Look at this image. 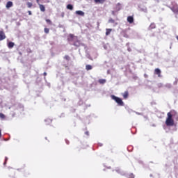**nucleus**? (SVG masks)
I'll use <instances>...</instances> for the list:
<instances>
[{"instance_id": "f257e3e1", "label": "nucleus", "mask_w": 178, "mask_h": 178, "mask_svg": "<svg viewBox=\"0 0 178 178\" xmlns=\"http://www.w3.org/2000/svg\"><path fill=\"white\" fill-rule=\"evenodd\" d=\"M177 116V112L175 110H171L170 112L167 113V118L165 120V124L168 127H170L172 126H175V120H173V118H176Z\"/></svg>"}, {"instance_id": "f03ea898", "label": "nucleus", "mask_w": 178, "mask_h": 178, "mask_svg": "<svg viewBox=\"0 0 178 178\" xmlns=\"http://www.w3.org/2000/svg\"><path fill=\"white\" fill-rule=\"evenodd\" d=\"M111 99H113L119 106H124V103L123 102V100H122L120 97L115 96L114 95H112L111 96Z\"/></svg>"}, {"instance_id": "7ed1b4c3", "label": "nucleus", "mask_w": 178, "mask_h": 178, "mask_svg": "<svg viewBox=\"0 0 178 178\" xmlns=\"http://www.w3.org/2000/svg\"><path fill=\"white\" fill-rule=\"evenodd\" d=\"M121 9L122 4H120V3H117L115 7L114 8L115 11H112V15H115V12H119V10H121Z\"/></svg>"}, {"instance_id": "20e7f679", "label": "nucleus", "mask_w": 178, "mask_h": 178, "mask_svg": "<svg viewBox=\"0 0 178 178\" xmlns=\"http://www.w3.org/2000/svg\"><path fill=\"white\" fill-rule=\"evenodd\" d=\"M170 9L174 13H177L178 15V6H177V4L175 3L172 7H170Z\"/></svg>"}, {"instance_id": "39448f33", "label": "nucleus", "mask_w": 178, "mask_h": 178, "mask_svg": "<svg viewBox=\"0 0 178 178\" xmlns=\"http://www.w3.org/2000/svg\"><path fill=\"white\" fill-rule=\"evenodd\" d=\"M6 38V35H5V32L3 31H0V41H3Z\"/></svg>"}, {"instance_id": "423d86ee", "label": "nucleus", "mask_w": 178, "mask_h": 178, "mask_svg": "<svg viewBox=\"0 0 178 178\" xmlns=\"http://www.w3.org/2000/svg\"><path fill=\"white\" fill-rule=\"evenodd\" d=\"M161 73H162V72L159 68H156L154 70V74H157L158 77H162V76L161 75Z\"/></svg>"}, {"instance_id": "0eeeda50", "label": "nucleus", "mask_w": 178, "mask_h": 178, "mask_svg": "<svg viewBox=\"0 0 178 178\" xmlns=\"http://www.w3.org/2000/svg\"><path fill=\"white\" fill-rule=\"evenodd\" d=\"M127 20L130 24L134 23V17H133V16H128Z\"/></svg>"}, {"instance_id": "6e6552de", "label": "nucleus", "mask_w": 178, "mask_h": 178, "mask_svg": "<svg viewBox=\"0 0 178 178\" xmlns=\"http://www.w3.org/2000/svg\"><path fill=\"white\" fill-rule=\"evenodd\" d=\"M12 6H13V2H12V1L7 2V3L6 5V8L7 9H9V8H12Z\"/></svg>"}, {"instance_id": "1a4fd4ad", "label": "nucleus", "mask_w": 178, "mask_h": 178, "mask_svg": "<svg viewBox=\"0 0 178 178\" xmlns=\"http://www.w3.org/2000/svg\"><path fill=\"white\" fill-rule=\"evenodd\" d=\"M122 97H123L124 99H127L129 98V91H125L122 94Z\"/></svg>"}, {"instance_id": "9d476101", "label": "nucleus", "mask_w": 178, "mask_h": 178, "mask_svg": "<svg viewBox=\"0 0 178 178\" xmlns=\"http://www.w3.org/2000/svg\"><path fill=\"white\" fill-rule=\"evenodd\" d=\"M39 8L41 12H45V6L42 4H39Z\"/></svg>"}, {"instance_id": "9b49d317", "label": "nucleus", "mask_w": 178, "mask_h": 178, "mask_svg": "<svg viewBox=\"0 0 178 178\" xmlns=\"http://www.w3.org/2000/svg\"><path fill=\"white\" fill-rule=\"evenodd\" d=\"M15 47V43L13 42H9L8 44V48H13Z\"/></svg>"}, {"instance_id": "f8f14e48", "label": "nucleus", "mask_w": 178, "mask_h": 178, "mask_svg": "<svg viewBox=\"0 0 178 178\" xmlns=\"http://www.w3.org/2000/svg\"><path fill=\"white\" fill-rule=\"evenodd\" d=\"M112 33V29H106V35H109Z\"/></svg>"}, {"instance_id": "ddd939ff", "label": "nucleus", "mask_w": 178, "mask_h": 178, "mask_svg": "<svg viewBox=\"0 0 178 178\" xmlns=\"http://www.w3.org/2000/svg\"><path fill=\"white\" fill-rule=\"evenodd\" d=\"M76 15H79L80 16H84V12L81 10L76 11Z\"/></svg>"}, {"instance_id": "4468645a", "label": "nucleus", "mask_w": 178, "mask_h": 178, "mask_svg": "<svg viewBox=\"0 0 178 178\" xmlns=\"http://www.w3.org/2000/svg\"><path fill=\"white\" fill-rule=\"evenodd\" d=\"M86 70H92V66L91 65H86Z\"/></svg>"}, {"instance_id": "2eb2a0df", "label": "nucleus", "mask_w": 178, "mask_h": 178, "mask_svg": "<svg viewBox=\"0 0 178 178\" xmlns=\"http://www.w3.org/2000/svg\"><path fill=\"white\" fill-rule=\"evenodd\" d=\"M98 83H99L100 84H105V83H106V79H99Z\"/></svg>"}, {"instance_id": "dca6fc26", "label": "nucleus", "mask_w": 178, "mask_h": 178, "mask_svg": "<svg viewBox=\"0 0 178 178\" xmlns=\"http://www.w3.org/2000/svg\"><path fill=\"white\" fill-rule=\"evenodd\" d=\"M81 44V43H80V41H79V40L74 42V45L75 47H80Z\"/></svg>"}, {"instance_id": "f3484780", "label": "nucleus", "mask_w": 178, "mask_h": 178, "mask_svg": "<svg viewBox=\"0 0 178 178\" xmlns=\"http://www.w3.org/2000/svg\"><path fill=\"white\" fill-rule=\"evenodd\" d=\"M95 3H104L105 0H95Z\"/></svg>"}, {"instance_id": "a211bd4d", "label": "nucleus", "mask_w": 178, "mask_h": 178, "mask_svg": "<svg viewBox=\"0 0 178 178\" xmlns=\"http://www.w3.org/2000/svg\"><path fill=\"white\" fill-rule=\"evenodd\" d=\"M67 9H69L70 10H73V6L72 4H68L67 6Z\"/></svg>"}, {"instance_id": "6ab92c4d", "label": "nucleus", "mask_w": 178, "mask_h": 178, "mask_svg": "<svg viewBox=\"0 0 178 178\" xmlns=\"http://www.w3.org/2000/svg\"><path fill=\"white\" fill-rule=\"evenodd\" d=\"M155 27H156V26L155 25V23H152L149 26V29H155Z\"/></svg>"}, {"instance_id": "aec40b11", "label": "nucleus", "mask_w": 178, "mask_h": 178, "mask_svg": "<svg viewBox=\"0 0 178 178\" xmlns=\"http://www.w3.org/2000/svg\"><path fill=\"white\" fill-rule=\"evenodd\" d=\"M134 177H135V176H134V174H133V173H131L127 175V178H134Z\"/></svg>"}, {"instance_id": "412c9836", "label": "nucleus", "mask_w": 178, "mask_h": 178, "mask_svg": "<svg viewBox=\"0 0 178 178\" xmlns=\"http://www.w3.org/2000/svg\"><path fill=\"white\" fill-rule=\"evenodd\" d=\"M44 31L46 34H49V29L48 28H44Z\"/></svg>"}, {"instance_id": "4be33fe9", "label": "nucleus", "mask_w": 178, "mask_h": 178, "mask_svg": "<svg viewBox=\"0 0 178 178\" xmlns=\"http://www.w3.org/2000/svg\"><path fill=\"white\" fill-rule=\"evenodd\" d=\"M64 59H65V60H70V56H69L68 55H65L64 56Z\"/></svg>"}, {"instance_id": "5701e85b", "label": "nucleus", "mask_w": 178, "mask_h": 178, "mask_svg": "<svg viewBox=\"0 0 178 178\" xmlns=\"http://www.w3.org/2000/svg\"><path fill=\"white\" fill-rule=\"evenodd\" d=\"M26 5L28 8H31V6H33V3L28 2Z\"/></svg>"}, {"instance_id": "b1692460", "label": "nucleus", "mask_w": 178, "mask_h": 178, "mask_svg": "<svg viewBox=\"0 0 178 178\" xmlns=\"http://www.w3.org/2000/svg\"><path fill=\"white\" fill-rule=\"evenodd\" d=\"M108 23H115V19H112V18H110L108 19Z\"/></svg>"}, {"instance_id": "393cba45", "label": "nucleus", "mask_w": 178, "mask_h": 178, "mask_svg": "<svg viewBox=\"0 0 178 178\" xmlns=\"http://www.w3.org/2000/svg\"><path fill=\"white\" fill-rule=\"evenodd\" d=\"M0 118L1 119H5V115H3V113H0Z\"/></svg>"}, {"instance_id": "a878e982", "label": "nucleus", "mask_w": 178, "mask_h": 178, "mask_svg": "<svg viewBox=\"0 0 178 178\" xmlns=\"http://www.w3.org/2000/svg\"><path fill=\"white\" fill-rule=\"evenodd\" d=\"M46 22L49 24H52V22L51 21V19H46Z\"/></svg>"}, {"instance_id": "bb28decb", "label": "nucleus", "mask_w": 178, "mask_h": 178, "mask_svg": "<svg viewBox=\"0 0 178 178\" xmlns=\"http://www.w3.org/2000/svg\"><path fill=\"white\" fill-rule=\"evenodd\" d=\"M8 161V157H6V159H5V162H4V163H3V165H6V161Z\"/></svg>"}, {"instance_id": "cd10ccee", "label": "nucleus", "mask_w": 178, "mask_h": 178, "mask_svg": "<svg viewBox=\"0 0 178 178\" xmlns=\"http://www.w3.org/2000/svg\"><path fill=\"white\" fill-rule=\"evenodd\" d=\"M28 13H29V15H31V11L29 10Z\"/></svg>"}, {"instance_id": "c85d7f7f", "label": "nucleus", "mask_w": 178, "mask_h": 178, "mask_svg": "<svg viewBox=\"0 0 178 178\" xmlns=\"http://www.w3.org/2000/svg\"><path fill=\"white\" fill-rule=\"evenodd\" d=\"M43 76H47V72H44Z\"/></svg>"}, {"instance_id": "c756f323", "label": "nucleus", "mask_w": 178, "mask_h": 178, "mask_svg": "<svg viewBox=\"0 0 178 178\" xmlns=\"http://www.w3.org/2000/svg\"><path fill=\"white\" fill-rule=\"evenodd\" d=\"M37 3H40V0H36Z\"/></svg>"}, {"instance_id": "7c9ffc66", "label": "nucleus", "mask_w": 178, "mask_h": 178, "mask_svg": "<svg viewBox=\"0 0 178 178\" xmlns=\"http://www.w3.org/2000/svg\"><path fill=\"white\" fill-rule=\"evenodd\" d=\"M1 136H2V134H1V129H0V137H1Z\"/></svg>"}, {"instance_id": "2f4dec72", "label": "nucleus", "mask_w": 178, "mask_h": 178, "mask_svg": "<svg viewBox=\"0 0 178 178\" xmlns=\"http://www.w3.org/2000/svg\"><path fill=\"white\" fill-rule=\"evenodd\" d=\"M86 134H87L88 136V132H86Z\"/></svg>"}, {"instance_id": "473e14b6", "label": "nucleus", "mask_w": 178, "mask_h": 178, "mask_svg": "<svg viewBox=\"0 0 178 178\" xmlns=\"http://www.w3.org/2000/svg\"><path fill=\"white\" fill-rule=\"evenodd\" d=\"M115 26H117L118 23H115Z\"/></svg>"}, {"instance_id": "72a5a7b5", "label": "nucleus", "mask_w": 178, "mask_h": 178, "mask_svg": "<svg viewBox=\"0 0 178 178\" xmlns=\"http://www.w3.org/2000/svg\"><path fill=\"white\" fill-rule=\"evenodd\" d=\"M70 37H73V35H70Z\"/></svg>"}, {"instance_id": "f704fd0d", "label": "nucleus", "mask_w": 178, "mask_h": 178, "mask_svg": "<svg viewBox=\"0 0 178 178\" xmlns=\"http://www.w3.org/2000/svg\"><path fill=\"white\" fill-rule=\"evenodd\" d=\"M145 77H147V74H145Z\"/></svg>"}]
</instances>
